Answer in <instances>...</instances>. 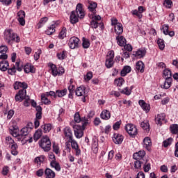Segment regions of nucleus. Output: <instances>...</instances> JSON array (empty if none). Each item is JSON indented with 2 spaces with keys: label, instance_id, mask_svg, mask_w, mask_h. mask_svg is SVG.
Wrapping results in <instances>:
<instances>
[{
  "label": "nucleus",
  "instance_id": "1",
  "mask_svg": "<svg viewBox=\"0 0 178 178\" xmlns=\"http://www.w3.org/2000/svg\"><path fill=\"white\" fill-rule=\"evenodd\" d=\"M84 16H86V14L83 10V4L78 3L76 6V11H72L71 13L70 22L72 24H76V23L79 22V19H83L84 18Z\"/></svg>",
  "mask_w": 178,
  "mask_h": 178
},
{
  "label": "nucleus",
  "instance_id": "2",
  "mask_svg": "<svg viewBox=\"0 0 178 178\" xmlns=\"http://www.w3.org/2000/svg\"><path fill=\"white\" fill-rule=\"evenodd\" d=\"M4 40L10 45H12L13 42H20V37L15 33L12 29L5 31Z\"/></svg>",
  "mask_w": 178,
  "mask_h": 178
},
{
  "label": "nucleus",
  "instance_id": "3",
  "mask_svg": "<svg viewBox=\"0 0 178 178\" xmlns=\"http://www.w3.org/2000/svg\"><path fill=\"white\" fill-rule=\"evenodd\" d=\"M101 22V16L92 15L90 26L91 29H98V26H100L101 29H104V23Z\"/></svg>",
  "mask_w": 178,
  "mask_h": 178
},
{
  "label": "nucleus",
  "instance_id": "4",
  "mask_svg": "<svg viewBox=\"0 0 178 178\" xmlns=\"http://www.w3.org/2000/svg\"><path fill=\"white\" fill-rule=\"evenodd\" d=\"M39 145L45 152L51 151V140L48 136L43 137L39 142Z\"/></svg>",
  "mask_w": 178,
  "mask_h": 178
},
{
  "label": "nucleus",
  "instance_id": "5",
  "mask_svg": "<svg viewBox=\"0 0 178 178\" xmlns=\"http://www.w3.org/2000/svg\"><path fill=\"white\" fill-rule=\"evenodd\" d=\"M114 58L115 51L112 50L108 51L105 63L106 67H107V69H111V67H113V65H115V61L113 60Z\"/></svg>",
  "mask_w": 178,
  "mask_h": 178
},
{
  "label": "nucleus",
  "instance_id": "6",
  "mask_svg": "<svg viewBox=\"0 0 178 178\" xmlns=\"http://www.w3.org/2000/svg\"><path fill=\"white\" fill-rule=\"evenodd\" d=\"M50 69L51 70V74L54 77H56V76H61V74H63L65 73V68L63 67H58V69L56 67V65L55 64L49 63Z\"/></svg>",
  "mask_w": 178,
  "mask_h": 178
},
{
  "label": "nucleus",
  "instance_id": "7",
  "mask_svg": "<svg viewBox=\"0 0 178 178\" xmlns=\"http://www.w3.org/2000/svg\"><path fill=\"white\" fill-rule=\"evenodd\" d=\"M74 129V136L76 138H81L84 136V129L81 125L75 124L72 125Z\"/></svg>",
  "mask_w": 178,
  "mask_h": 178
},
{
  "label": "nucleus",
  "instance_id": "8",
  "mask_svg": "<svg viewBox=\"0 0 178 178\" xmlns=\"http://www.w3.org/2000/svg\"><path fill=\"white\" fill-rule=\"evenodd\" d=\"M126 131L128 133L131 137H134V136H137V127L134 126L133 124H127L125 126Z\"/></svg>",
  "mask_w": 178,
  "mask_h": 178
},
{
  "label": "nucleus",
  "instance_id": "9",
  "mask_svg": "<svg viewBox=\"0 0 178 178\" xmlns=\"http://www.w3.org/2000/svg\"><path fill=\"white\" fill-rule=\"evenodd\" d=\"M26 97H28L27 92L26 91V89L23 88L22 90H19L18 93L15 95V101L17 102H22Z\"/></svg>",
  "mask_w": 178,
  "mask_h": 178
},
{
  "label": "nucleus",
  "instance_id": "10",
  "mask_svg": "<svg viewBox=\"0 0 178 178\" xmlns=\"http://www.w3.org/2000/svg\"><path fill=\"white\" fill-rule=\"evenodd\" d=\"M80 39L77 37H72L68 42V45L71 49H76L79 47Z\"/></svg>",
  "mask_w": 178,
  "mask_h": 178
},
{
  "label": "nucleus",
  "instance_id": "11",
  "mask_svg": "<svg viewBox=\"0 0 178 178\" xmlns=\"http://www.w3.org/2000/svg\"><path fill=\"white\" fill-rule=\"evenodd\" d=\"M17 20L21 26H24L26 24V13L23 10H20L17 14Z\"/></svg>",
  "mask_w": 178,
  "mask_h": 178
},
{
  "label": "nucleus",
  "instance_id": "12",
  "mask_svg": "<svg viewBox=\"0 0 178 178\" xmlns=\"http://www.w3.org/2000/svg\"><path fill=\"white\" fill-rule=\"evenodd\" d=\"M138 104L142 108L143 111L148 113L151 109V106L149 104H147L144 100H139Z\"/></svg>",
  "mask_w": 178,
  "mask_h": 178
},
{
  "label": "nucleus",
  "instance_id": "13",
  "mask_svg": "<svg viewBox=\"0 0 178 178\" xmlns=\"http://www.w3.org/2000/svg\"><path fill=\"white\" fill-rule=\"evenodd\" d=\"M145 10V8H144L143 6H139L137 10H134L131 11L132 15H136L138 19H141L143 17V12Z\"/></svg>",
  "mask_w": 178,
  "mask_h": 178
},
{
  "label": "nucleus",
  "instance_id": "14",
  "mask_svg": "<svg viewBox=\"0 0 178 178\" xmlns=\"http://www.w3.org/2000/svg\"><path fill=\"white\" fill-rule=\"evenodd\" d=\"M165 82L163 85H161V88H164L165 90H168L170 88V86H172V77H166L165 78Z\"/></svg>",
  "mask_w": 178,
  "mask_h": 178
},
{
  "label": "nucleus",
  "instance_id": "15",
  "mask_svg": "<svg viewBox=\"0 0 178 178\" xmlns=\"http://www.w3.org/2000/svg\"><path fill=\"white\" fill-rule=\"evenodd\" d=\"M64 134L66 138L68 139V141L73 139V133L72 132L70 127H66L64 129Z\"/></svg>",
  "mask_w": 178,
  "mask_h": 178
},
{
  "label": "nucleus",
  "instance_id": "16",
  "mask_svg": "<svg viewBox=\"0 0 178 178\" xmlns=\"http://www.w3.org/2000/svg\"><path fill=\"white\" fill-rule=\"evenodd\" d=\"M165 118H166L165 113H163L161 114H158L157 117L155 118L156 124L162 126V122H165Z\"/></svg>",
  "mask_w": 178,
  "mask_h": 178
},
{
  "label": "nucleus",
  "instance_id": "17",
  "mask_svg": "<svg viewBox=\"0 0 178 178\" xmlns=\"http://www.w3.org/2000/svg\"><path fill=\"white\" fill-rule=\"evenodd\" d=\"M75 94L77 97H84L86 95V87L83 86L78 87L75 91Z\"/></svg>",
  "mask_w": 178,
  "mask_h": 178
},
{
  "label": "nucleus",
  "instance_id": "18",
  "mask_svg": "<svg viewBox=\"0 0 178 178\" xmlns=\"http://www.w3.org/2000/svg\"><path fill=\"white\" fill-rule=\"evenodd\" d=\"M113 141L115 144H122L123 143V136L119 134H114Z\"/></svg>",
  "mask_w": 178,
  "mask_h": 178
},
{
  "label": "nucleus",
  "instance_id": "19",
  "mask_svg": "<svg viewBox=\"0 0 178 178\" xmlns=\"http://www.w3.org/2000/svg\"><path fill=\"white\" fill-rule=\"evenodd\" d=\"M145 69V65L143 61H138L136 65V72H140V73H144V70Z\"/></svg>",
  "mask_w": 178,
  "mask_h": 178
},
{
  "label": "nucleus",
  "instance_id": "20",
  "mask_svg": "<svg viewBox=\"0 0 178 178\" xmlns=\"http://www.w3.org/2000/svg\"><path fill=\"white\" fill-rule=\"evenodd\" d=\"M145 156V151L140 150L138 152L134 153L133 155L134 159L140 160L143 159Z\"/></svg>",
  "mask_w": 178,
  "mask_h": 178
},
{
  "label": "nucleus",
  "instance_id": "21",
  "mask_svg": "<svg viewBox=\"0 0 178 178\" xmlns=\"http://www.w3.org/2000/svg\"><path fill=\"white\" fill-rule=\"evenodd\" d=\"M143 143H144V147L147 149V151H151V145H152V142H151V138L149 137H145L143 139Z\"/></svg>",
  "mask_w": 178,
  "mask_h": 178
},
{
  "label": "nucleus",
  "instance_id": "22",
  "mask_svg": "<svg viewBox=\"0 0 178 178\" xmlns=\"http://www.w3.org/2000/svg\"><path fill=\"white\" fill-rule=\"evenodd\" d=\"M28 87L27 83H26L25 82H19V81H16L14 83V88L15 90H19V88H24L26 89Z\"/></svg>",
  "mask_w": 178,
  "mask_h": 178
},
{
  "label": "nucleus",
  "instance_id": "23",
  "mask_svg": "<svg viewBox=\"0 0 178 178\" xmlns=\"http://www.w3.org/2000/svg\"><path fill=\"white\" fill-rule=\"evenodd\" d=\"M100 118L104 120H108L111 119V112L108 110H104L100 114Z\"/></svg>",
  "mask_w": 178,
  "mask_h": 178
},
{
  "label": "nucleus",
  "instance_id": "24",
  "mask_svg": "<svg viewBox=\"0 0 178 178\" xmlns=\"http://www.w3.org/2000/svg\"><path fill=\"white\" fill-rule=\"evenodd\" d=\"M24 70L25 73H35V68H34V66L31 65V64H26L24 67Z\"/></svg>",
  "mask_w": 178,
  "mask_h": 178
},
{
  "label": "nucleus",
  "instance_id": "25",
  "mask_svg": "<svg viewBox=\"0 0 178 178\" xmlns=\"http://www.w3.org/2000/svg\"><path fill=\"white\" fill-rule=\"evenodd\" d=\"M116 40H117V43L118 45H120V47H124V45H126L127 41L124 37L118 35L116 37Z\"/></svg>",
  "mask_w": 178,
  "mask_h": 178
},
{
  "label": "nucleus",
  "instance_id": "26",
  "mask_svg": "<svg viewBox=\"0 0 178 178\" xmlns=\"http://www.w3.org/2000/svg\"><path fill=\"white\" fill-rule=\"evenodd\" d=\"M8 67H9V62L6 60H2L0 62V70H1V72H6V70H8Z\"/></svg>",
  "mask_w": 178,
  "mask_h": 178
},
{
  "label": "nucleus",
  "instance_id": "27",
  "mask_svg": "<svg viewBox=\"0 0 178 178\" xmlns=\"http://www.w3.org/2000/svg\"><path fill=\"white\" fill-rule=\"evenodd\" d=\"M44 175L46 178H55V172L50 168H47L44 170Z\"/></svg>",
  "mask_w": 178,
  "mask_h": 178
},
{
  "label": "nucleus",
  "instance_id": "28",
  "mask_svg": "<svg viewBox=\"0 0 178 178\" xmlns=\"http://www.w3.org/2000/svg\"><path fill=\"white\" fill-rule=\"evenodd\" d=\"M88 8L89 10L93 13V15H96L97 10L95 9L97 8V3L92 1L90 2Z\"/></svg>",
  "mask_w": 178,
  "mask_h": 178
},
{
  "label": "nucleus",
  "instance_id": "29",
  "mask_svg": "<svg viewBox=\"0 0 178 178\" xmlns=\"http://www.w3.org/2000/svg\"><path fill=\"white\" fill-rule=\"evenodd\" d=\"M114 29L116 34H118V35H120V34H122L123 33V25L121 23L118 24V25H115L114 26Z\"/></svg>",
  "mask_w": 178,
  "mask_h": 178
},
{
  "label": "nucleus",
  "instance_id": "30",
  "mask_svg": "<svg viewBox=\"0 0 178 178\" xmlns=\"http://www.w3.org/2000/svg\"><path fill=\"white\" fill-rule=\"evenodd\" d=\"M131 72V67L129 65H126L121 71V76L122 77H124L127 74V73H130Z\"/></svg>",
  "mask_w": 178,
  "mask_h": 178
},
{
  "label": "nucleus",
  "instance_id": "31",
  "mask_svg": "<svg viewBox=\"0 0 178 178\" xmlns=\"http://www.w3.org/2000/svg\"><path fill=\"white\" fill-rule=\"evenodd\" d=\"M36 120H40L42 118V108L40 106H36Z\"/></svg>",
  "mask_w": 178,
  "mask_h": 178
},
{
  "label": "nucleus",
  "instance_id": "32",
  "mask_svg": "<svg viewBox=\"0 0 178 178\" xmlns=\"http://www.w3.org/2000/svg\"><path fill=\"white\" fill-rule=\"evenodd\" d=\"M55 27L56 25L55 24H51L46 31L45 33L47 35H51L53 33H55Z\"/></svg>",
  "mask_w": 178,
  "mask_h": 178
},
{
  "label": "nucleus",
  "instance_id": "33",
  "mask_svg": "<svg viewBox=\"0 0 178 178\" xmlns=\"http://www.w3.org/2000/svg\"><path fill=\"white\" fill-rule=\"evenodd\" d=\"M56 97H58L59 98H62V97H65L66 94H67V89H63V90H57L56 91Z\"/></svg>",
  "mask_w": 178,
  "mask_h": 178
},
{
  "label": "nucleus",
  "instance_id": "34",
  "mask_svg": "<svg viewBox=\"0 0 178 178\" xmlns=\"http://www.w3.org/2000/svg\"><path fill=\"white\" fill-rule=\"evenodd\" d=\"M146 51L145 50H138L134 55L136 58H138L139 59L141 58H144L145 56Z\"/></svg>",
  "mask_w": 178,
  "mask_h": 178
},
{
  "label": "nucleus",
  "instance_id": "35",
  "mask_svg": "<svg viewBox=\"0 0 178 178\" xmlns=\"http://www.w3.org/2000/svg\"><path fill=\"white\" fill-rule=\"evenodd\" d=\"M44 161H45V156L41 155L40 156L36 157L34 160V162L35 163H38V165H41V163H44Z\"/></svg>",
  "mask_w": 178,
  "mask_h": 178
},
{
  "label": "nucleus",
  "instance_id": "36",
  "mask_svg": "<svg viewBox=\"0 0 178 178\" xmlns=\"http://www.w3.org/2000/svg\"><path fill=\"white\" fill-rule=\"evenodd\" d=\"M140 127L143 129V130H145L147 133L149 131V123H148L147 121H143L140 123Z\"/></svg>",
  "mask_w": 178,
  "mask_h": 178
},
{
  "label": "nucleus",
  "instance_id": "37",
  "mask_svg": "<svg viewBox=\"0 0 178 178\" xmlns=\"http://www.w3.org/2000/svg\"><path fill=\"white\" fill-rule=\"evenodd\" d=\"M42 136V131L41 129H38L33 136V138L35 141H38L40 138H41V136Z\"/></svg>",
  "mask_w": 178,
  "mask_h": 178
},
{
  "label": "nucleus",
  "instance_id": "38",
  "mask_svg": "<svg viewBox=\"0 0 178 178\" xmlns=\"http://www.w3.org/2000/svg\"><path fill=\"white\" fill-rule=\"evenodd\" d=\"M47 22H48L47 17L41 18L39 23L38 24V29H41L42 26H44V24H45V23H47Z\"/></svg>",
  "mask_w": 178,
  "mask_h": 178
},
{
  "label": "nucleus",
  "instance_id": "39",
  "mask_svg": "<svg viewBox=\"0 0 178 178\" xmlns=\"http://www.w3.org/2000/svg\"><path fill=\"white\" fill-rule=\"evenodd\" d=\"M42 129H43L44 133H49L52 129V125L51 124H44L42 126Z\"/></svg>",
  "mask_w": 178,
  "mask_h": 178
},
{
  "label": "nucleus",
  "instance_id": "40",
  "mask_svg": "<svg viewBox=\"0 0 178 178\" xmlns=\"http://www.w3.org/2000/svg\"><path fill=\"white\" fill-rule=\"evenodd\" d=\"M29 131H30L29 130V128L25 127L21 129L19 135L21 136V137H26V136L29 135Z\"/></svg>",
  "mask_w": 178,
  "mask_h": 178
},
{
  "label": "nucleus",
  "instance_id": "41",
  "mask_svg": "<svg viewBox=\"0 0 178 178\" xmlns=\"http://www.w3.org/2000/svg\"><path fill=\"white\" fill-rule=\"evenodd\" d=\"M50 165L51 168H54L57 172H60V165H59V163H57L56 161H51Z\"/></svg>",
  "mask_w": 178,
  "mask_h": 178
},
{
  "label": "nucleus",
  "instance_id": "42",
  "mask_svg": "<svg viewBox=\"0 0 178 178\" xmlns=\"http://www.w3.org/2000/svg\"><path fill=\"white\" fill-rule=\"evenodd\" d=\"M74 88H75L74 85H70L68 86V90L70 92L68 95L69 98L73 99V94H74Z\"/></svg>",
  "mask_w": 178,
  "mask_h": 178
},
{
  "label": "nucleus",
  "instance_id": "43",
  "mask_svg": "<svg viewBox=\"0 0 178 178\" xmlns=\"http://www.w3.org/2000/svg\"><path fill=\"white\" fill-rule=\"evenodd\" d=\"M157 44L161 51H163V49H165V41L163 39H158Z\"/></svg>",
  "mask_w": 178,
  "mask_h": 178
},
{
  "label": "nucleus",
  "instance_id": "44",
  "mask_svg": "<svg viewBox=\"0 0 178 178\" xmlns=\"http://www.w3.org/2000/svg\"><path fill=\"white\" fill-rule=\"evenodd\" d=\"M123 83H124V79L122 77L115 80V86H118V87H122L123 86Z\"/></svg>",
  "mask_w": 178,
  "mask_h": 178
},
{
  "label": "nucleus",
  "instance_id": "45",
  "mask_svg": "<svg viewBox=\"0 0 178 178\" xmlns=\"http://www.w3.org/2000/svg\"><path fill=\"white\" fill-rule=\"evenodd\" d=\"M41 99H42V102H43L44 105H49V104H51V101L48 99V98L47 97V95L42 94L41 95Z\"/></svg>",
  "mask_w": 178,
  "mask_h": 178
},
{
  "label": "nucleus",
  "instance_id": "46",
  "mask_svg": "<svg viewBox=\"0 0 178 178\" xmlns=\"http://www.w3.org/2000/svg\"><path fill=\"white\" fill-rule=\"evenodd\" d=\"M82 47L85 49L90 48V40L86 38H83Z\"/></svg>",
  "mask_w": 178,
  "mask_h": 178
},
{
  "label": "nucleus",
  "instance_id": "47",
  "mask_svg": "<svg viewBox=\"0 0 178 178\" xmlns=\"http://www.w3.org/2000/svg\"><path fill=\"white\" fill-rule=\"evenodd\" d=\"M56 56H57L58 59H59V60H63V59H65V58H66L65 51H63L59 53H57Z\"/></svg>",
  "mask_w": 178,
  "mask_h": 178
},
{
  "label": "nucleus",
  "instance_id": "48",
  "mask_svg": "<svg viewBox=\"0 0 178 178\" xmlns=\"http://www.w3.org/2000/svg\"><path fill=\"white\" fill-rule=\"evenodd\" d=\"M172 141H173V138H169L167 140H164L163 142V147H165V148L169 147V145H170V144H172Z\"/></svg>",
  "mask_w": 178,
  "mask_h": 178
},
{
  "label": "nucleus",
  "instance_id": "49",
  "mask_svg": "<svg viewBox=\"0 0 178 178\" xmlns=\"http://www.w3.org/2000/svg\"><path fill=\"white\" fill-rule=\"evenodd\" d=\"M68 142L71 143V147L73 149H77V148H79V144H77V142L73 138L68 140Z\"/></svg>",
  "mask_w": 178,
  "mask_h": 178
},
{
  "label": "nucleus",
  "instance_id": "50",
  "mask_svg": "<svg viewBox=\"0 0 178 178\" xmlns=\"http://www.w3.org/2000/svg\"><path fill=\"white\" fill-rule=\"evenodd\" d=\"M163 77L166 79V77H172V71L169 69H165L163 70Z\"/></svg>",
  "mask_w": 178,
  "mask_h": 178
},
{
  "label": "nucleus",
  "instance_id": "51",
  "mask_svg": "<svg viewBox=\"0 0 178 178\" xmlns=\"http://www.w3.org/2000/svg\"><path fill=\"white\" fill-rule=\"evenodd\" d=\"M65 37H66V28H63L58 35V38H60V40H63Z\"/></svg>",
  "mask_w": 178,
  "mask_h": 178
},
{
  "label": "nucleus",
  "instance_id": "52",
  "mask_svg": "<svg viewBox=\"0 0 178 178\" xmlns=\"http://www.w3.org/2000/svg\"><path fill=\"white\" fill-rule=\"evenodd\" d=\"M161 30L163 31V34H165V35H168L169 33V25L168 24L163 25Z\"/></svg>",
  "mask_w": 178,
  "mask_h": 178
},
{
  "label": "nucleus",
  "instance_id": "53",
  "mask_svg": "<svg viewBox=\"0 0 178 178\" xmlns=\"http://www.w3.org/2000/svg\"><path fill=\"white\" fill-rule=\"evenodd\" d=\"M74 119L76 123H80V122H81L82 119L80 117V113L79 112L74 114Z\"/></svg>",
  "mask_w": 178,
  "mask_h": 178
},
{
  "label": "nucleus",
  "instance_id": "54",
  "mask_svg": "<svg viewBox=\"0 0 178 178\" xmlns=\"http://www.w3.org/2000/svg\"><path fill=\"white\" fill-rule=\"evenodd\" d=\"M121 94H124V95H130L131 94V90H129L128 87L124 88L120 90Z\"/></svg>",
  "mask_w": 178,
  "mask_h": 178
},
{
  "label": "nucleus",
  "instance_id": "55",
  "mask_svg": "<svg viewBox=\"0 0 178 178\" xmlns=\"http://www.w3.org/2000/svg\"><path fill=\"white\" fill-rule=\"evenodd\" d=\"M11 134L13 137H17V136H20L19 134V128L16 127L15 129H10Z\"/></svg>",
  "mask_w": 178,
  "mask_h": 178
},
{
  "label": "nucleus",
  "instance_id": "56",
  "mask_svg": "<svg viewBox=\"0 0 178 178\" xmlns=\"http://www.w3.org/2000/svg\"><path fill=\"white\" fill-rule=\"evenodd\" d=\"M24 99H25L24 102V106H30V104H31V99H30V97L26 96Z\"/></svg>",
  "mask_w": 178,
  "mask_h": 178
},
{
  "label": "nucleus",
  "instance_id": "57",
  "mask_svg": "<svg viewBox=\"0 0 178 178\" xmlns=\"http://www.w3.org/2000/svg\"><path fill=\"white\" fill-rule=\"evenodd\" d=\"M143 163L142 161L136 160L134 163L135 169H141V165Z\"/></svg>",
  "mask_w": 178,
  "mask_h": 178
},
{
  "label": "nucleus",
  "instance_id": "58",
  "mask_svg": "<svg viewBox=\"0 0 178 178\" xmlns=\"http://www.w3.org/2000/svg\"><path fill=\"white\" fill-rule=\"evenodd\" d=\"M163 4L165 8H170L173 5V2L171 0H165Z\"/></svg>",
  "mask_w": 178,
  "mask_h": 178
},
{
  "label": "nucleus",
  "instance_id": "59",
  "mask_svg": "<svg viewBox=\"0 0 178 178\" xmlns=\"http://www.w3.org/2000/svg\"><path fill=\"white\" fill-rule=\"evenodd\" d=\"M6 144H7V145H10V144H15V140L12 139V137L7 136L6 138Z\"/></svg>",
  "mask_w": 178,
  "mask_h": 178
},
{
  "label": "nucleus",
  "instance_id": "60",
  "mask_svg": "<svg viewBox=\"0 0 178 178\" xmlns=\"http://www.w3.org/2000/svg\"><path fill=\"white\" fill-rule=\"evenodd\" d=\"M8 52V46L1 45L0 47V54H6Z\"/></svg>",
  "mask_w": 178,
  "mask_h": 178
},
{
  "label": "nucleus",
  "instance_id": "61",
  "mask_svg": "<svg viewBox=\"0 0 178 178\" xmlns=\"http://www.w3.org/2000/svg\"><path fill=\"white\" fill-rule=\"evenodd\" d=\"M120 124H122V121H118L116 122L113 126V129L114 130H119V129H120Z\"/></svg>",
  "mask_w": 178,
  "mask_h": 178
},
{
  "label": "nucleus",
  "instance_id": "62",
  "mask_svg": "<svg viewBox=\"0 0 178 178\" xmlns=\"http://www.w3.org/2000/svg\"><path fill=\"white\" fill-rule=\"evenodd\" d=\"M81 122H83L82 125H81V127H83V130L84 129H86V126H87V124H88V120H87V118H83L81 120Z\"/></svg>",
  "mask_w": 178,
  "mask_h": 178
},
{
  "label": "nucleus",
  "instance_id": "63",
  "mask_svg": "<svg viewBox=\"0 0 178 178\" xmlns=\"http://www.w3.org/2000/svg\"><path fill=\"white\" fill-rule=\"evenodd\" d=\"M42 51L41 49H38V51L34 54L35 60H38L40 59V55H41Z\"/></svg>",
  "mask_w": 178,
  "mask_h": 178
},
{
  "label": "nucleus",
  "instance_id": "64",
  "mask_svg": "<svg viewBox=\"0 0 178 178\" xmlns=\"http://www.w3.org/2000/svg\"><path fill=\"white\" fill-rule=\"evenodd\" d=\"M8 74L13 76L16 73V67L14 65L13 67L8 70Z\"/></svg>",
  "mask_w": 178,
  "mask_h": 178
}]
</instances>
